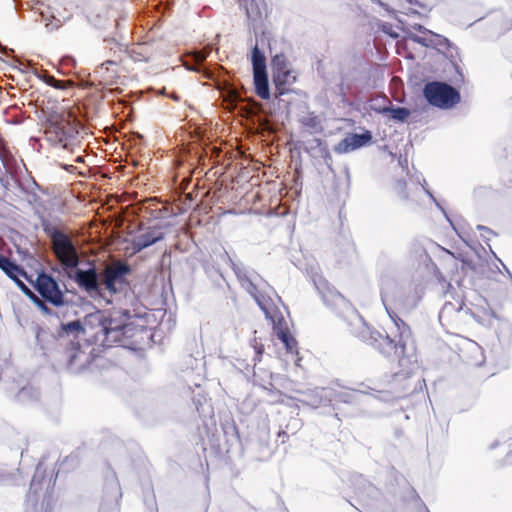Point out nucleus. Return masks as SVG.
<instances>
[{
  "label": "nucleus",
  "instance_id": "obj_1",
  "mask_svg": "<svg viewBox=\"0 0 512 512\" xmlns=\"http://www.w3.org/2000/svg\"><path fill=\"white\" fill-rule=\"evenodd\" d=\"M421 296L411 285L403 286L394 279L385 277L381 280V300L384 308L398 331L397 336L391 338L371 328L365 320L354 310L349 321L351 333L366 344L374 347L382 355L390 359H397L399 365L409 374L416 365L407 349V341L411 337L409 326L399 317V313H406L414 309Z\"/></svg>",
  "mask_w": 512,
  "mask_h": 512
},
{
  "label": "nucleus",
  "instance_id": "obj_2",
  "mask_svg": "<svg viewBox=\"0 0 512 512\" xmlns=\"http://www.w3.org/2000/svg\"><path fill=\"white\" fill-rule=\"evenodd\" d=\"M130 320V312L107 313L96 311L87 315L84 322L75 320L61 325L63 333H83L93 338L96 344L103 347H112L115 344H124L126 339L133 338L142 327L135 326Z\"/></svg>",
  "mask_w": 512,
  "mask_h": 512
},
{
  "label": "nucleus",
  "instance_id": "obj_3",
  "mask_svg": "<svg viewBox=\"0 0 512 512\" xmlns=\"http://www.w3.org/2000/svg\"><path fill=\"white\" fill-rule=\"evenodd\" d=\"M233 270L241 286L254 298L266 318L272 323L276 336L284 344L287 352L295 353L297 342L288 331L283 314V310L286 308L281 298L264 280L254 274H249L245 268L233 264Z\"/></svg>",
  "mask_w": 512,
  "mask_h": 512
},
{
  "label": "nucleus",
  "instance_id": "obj_4",
  "mask_svg": "<svg viewBox=\"0 0 512 512\" xmlns=\"http://www.w3.org/2000/svg\"><path fill=\"white\" fill-rule=\"evenodd\" d=\"M44 231L51 239L53 252L59 262L65 268H76L79 264V256L71 238L51 225H46Z\"/></svg>",
  "mask_w": 512,
  "mask_h": 512
},
{
  "label": "nucleus",
  "instance_id": "obj_5",
  "mask_svg": "<svg viewBox=\"0 0 512 512\" xmlns=\"http://www.w3.org/2000/svg\"><path fill=\"white\" fill-rule=\"evenodd\" d=\"M423 94L429 104L442 109H449L460 101L459 92L442 82L427 83L424 86Z\"/></svg>",
  "mask_w": 512,
  "mask_h": 512
},
{
  "label": "nucleus",
  "instance_id": "obj_6",
  "mask_svg": "<svg viewBox=\"0 0 512 512\" xmlns=\"http://www.w3.org/2000/svg\"><path fill=\"white\" fill-rule=\"evenodd\" d=\"M359 393H363L360 390H346L336 392L332 388H316L307 395V403L313 408H317L321 405H326L332 401H340L344 403H350L356 399Z\"/></svg>",
  "mask_w": 512,
  "mask_h": 512
},
{
  "label": "nucleus",
  "instance_id": "obj_7",
  "mask_svg": "<svg viewBox=\"0 0 512 512\" xmlns=\"http://www.w3.org/2000/svg\"><path fill=\"white\" fill-rule=\"evenodd\" d=\"M34 286L38 293L54 306H62L65 304L64 294L58 282L52 276L46 273L38 274Z\"/></svg>",
  "mask_w": 512,
  "mask_h": 512
},
{
  "label": "nucleus",
  "instance_id": "obj_8",
  "mask_svg": "<svg viewBox=\"0 0 512 512\" xmlns=\"http://www.w3.org/2000/svg\"><path fill=\"white\" fill-rule=\"evenodd\" d=\"M130 271L129 265L120 261L108 265L102 274L105 289L110 294L117 293L119 288L125 283V276L128 275Z\"/></svg>",
  "mask_w": 512,
  "mask_h": 512
},
{
  "label": "nucleus",
  "instance_id": "obj_9",
  "mask_svg": "<svg viewBox=\"0 0 512 512\" xmlns=\"http://www.w3.org/2000/svg\"><path fill=\"white\" fill-rule=\"evenodd\" d=\"M273 82L280 94H284L287 85L295 82L296 77L289 68L285 55L277 54L272 59Z\"/></svg>",
  "mask_w": 512,
  "mask_h": 512
},
{
  "label": "nucleus",
  "instance_id": "obj_10",
  "mask_svg": "<svg viewBox=\"0 0 512 512\" xmlns=\"http://www.w3.org/2000/svg\"><path fill=\"white\" fill-rule=\"evenodd\" d=\"M314 284L321 295L323 302L327 306L337 309H343L349 306L346 299L322 277L315 278Z\"/></svg>",
  "mask_w": 512,
  "mask_h": 512
},
{
  "label": "nucleus",
  "instance_id": "obj_11",
  "mask_svg": "<svg viewBox=\"0 0 512 512\" xmlns=\"http://www.w3.org/2000/svg\"><path fill=\"white\" fill-rule=\"evenodd\" d=\"M164 232L161 227H148L141 233L133 237L132 248L135 252H140L143 249L150 247L164 239Z\"/></svg>",
  "mask_w": 512,
  "mask_h": 512
},
{
  "label": "nucleus",
  "instance_id": "obj_12",
  "mask_svg": "<svg viewBox=\"0 0 512 512\" xmlns=\"http://www.w3.org/2000/svg\"><path fill=\"white\" fill-rule=\"evenodd\" d=\"M74 280L88 293L100 294L98 274L95 268H89L87 270L77 269L75 271Z\"/></svg>",
  "mask_w": 512,
  "mask_h": 512
},
{
  "label": "nucleus",
  "instance_id": "obj_13",
  "mask_svg": "<svg viewBox=\"0 0 512 512\" xmlns=\"http://www.w3.org/2000/svg\"><path fill=\"white\" fill-rule=\"evenodd\" d=\"M67 123L50 121L46 128L45 134L51 143L55 145H62L64 148L68 147V141L71 137L70 131L67 129Z\"/></svg>",
  "mask_w": 512,
  "mask_h": 512
},
{
  "label": "nucleus",
  "instance_id": "obj_14",
  "mask_svg": "<svg viewBox=\"0 0 512 512\" xmlns=\"http://www.w3.org/2000/svg\"><path fill=\"white\" fill-rule=\"evenodd\" d=\"M110 46L111 53V59L106 60L101 64L99 67V70L97 71L102 77H105L107 79H111L116 76V71L113 69H110L111 66H116L121 58L120 54L124 51L123 46L114 42V41H107Z\"/></svg>",
  "mask_w": 512,
  "mask_h": 512
},
{
  "label": "nucleus",
  "instance_id": "obj_15",
  "mask_svg": "<svg viewBox=\"0 0 512 512\" xmlns=\"http://www.w3.org/2000/svg\"><path fill=\"white\" fill-rule=\"evenodd\" d=\"M371 139L372 135L369 131H365L362 134H350L340 142L338 150L343 153H348L365 146Z\"/></svg>",
  "mask_w": 512,
  "mask_h": 512
},
{
  "label": "nucleus",
  "instance_id": "obj_16",
  "mask_svg": "<svg viewBox=\"0 0 512 512\" xmlns=\"http://www.w3.org/2000/svg\"><path fill=\"white\" fill-rule=\"evenodd\" d=\"M463 311L462 300H457L455 303L446 301L439 313V321L444 325L449 323L453 316H458Z\"/></svg>",
  "mask_w": 512,
  "mask_h": 512
},
{
  "label": "nucleus",
  "instance_id": "obj_17",
  "mask_svg": "<svg viewBox=\"0 0 512 512\" xmlns=\"http://www.w3.org/2000/svg\"><path fill=\"white\" fill-rule=\"evenodd\" d=\"M256 94L264 100L270 98V89L267 72L253 73Z\"/></svg>",
  "mask_w": 512,
  "mask_h": 512
},
{
  "label": "nucleus",
  "instance_id": "obj_18",
  "mask_svg": "<svg viewBox=\"0 0 512 512\" xmlns=\"http://www.w3.org/2000/svg\"><path fill=\"white\" fill-rule=\"evenodd\" d=\"M246 11L247 17L253 22L259 20L262 15V9L264 7L263 0H239Z\"/></svg>",
  "mask_w": 512,
  "mask_h": 512
},
{
  "label": "nucleus",
  "instance_id": "obj_19",
  "mask_svg": "<svg viewBox=\"0 0 512 512\" xmlns=\"http://www.w3.org/2000/svg\"><path fill=\"white\" fill-rule=\"evenodd\" d=\"M375 112L383 115L390 114V117L399 122H405L410 116V111L404 107H393L392 105L379 107L374 109Z\"/></svg>",
  "mask_w": 512,
  "mask_h": 512
},
{
  "label": "nucleus",
  "instance_id": "obj_20",
  "mask_svg": "<svg viewBox=\"0 0 512 512\" xmlns=\"http://www.w3.org/2000/svg\"><path fill=\"white\" fill-rule=\"evenodd\" d=\"M251 62L253 66V73L267 72L266 58L258 45H255L252 49Z\"/></svg>",
  "mask_w": 512,
  "mask_h": 512
},
{
  "label": "nucleus",
  "instance_id": "obj_21",
  "mask_svg": "<svg viewBox=\"0 0 512 512\" xmlns=\"http://www.w3.org/2000/svg\"><path fill=\"white\" fill-rule=\"evenodd\" d=\"M40 467L38 466L36 469V473L31 481L30 489L28 493V498L31 499L32 497L37 498L39 494V490L42 489L43 486H45L47 489L51 486V480L45 481L44 479L39 480L38 477L40 475Z\"/></svg>",
  "mask_w": 512,
  "mask_h": 512
},
{
  "label": "nucleus",
  "instance_id": "obj_22",
  "mask_svg": "<svg viewBox=\"0 0 512 512\" xmlns=\"http://www.w3.org/2000/svg\"><path fill=\"white\" fill-rule=\"evenodd\" d=\"M467 350L472 354L470 363L474 366H481L484 363L485 357L482 348L473 341H470Z\"/></svg>",
  "mask_w": 512,
  "mask_h": 512
},
{
  "label": "nucleus",
  "instance_id": "obj_23",
  "mask_svg": "<svg viewBox=\"0 0 512 512\" xmlns=\"http://www.w3.org/2000/svg\"><path fill=\"white\" fill-rule=\"evenodd\" d=\"M38 391L32 386L23 387L16 395L18 402L26 403L29 401L36 400L38 398Z\"/></svg>",
  "mask_w": 512,
  "mask_h": 512
},
{
  "label": "nucleus",
  "instance_id": "obj_24",
  "mask_svg": "<svg viewBox=\"0 0 512 512\" xmlns=\"http://www.w3.org/2000/svg\"><path fill=\"white\" fill-rule=\"evenodd\" d=\"M4 273L14 282L19 280L21 277L26 276L25 271L14 262H11L10 266L7 268L6 271H4Z\"/></svg>",
  "mask_w": 512,
  "mask_h": 512
},
{
  "label": "nucleus",
  "instance_id": "obj_25",
  "mask_svg": "<svg viewBox=\"0 0 512 512\" xmlns=\"http://www.w3.org/2000/svg\"><path fill=\"white\" fill-rule=\"evenodd\" d=\"M4 273L14 282L19 280L21 277L26 276L25 271L14 262H11L10 266L7 268L6 271H4Z\"/></svg>",
  "mask_w": 512,
  "mask_h": 512
},
{
  "label": "nucleus",
  "instance_id": "obj_26",
  "mask_svg": "<svg viewBox=\"0 0 512 512\" xmlns=\"http://www.w3.org/2000/svg\"><path fill=\"white\" fill-rule=\"evenodd\" d=\"M4 273L14 282L19 280L21 277L26 276L25 271L14 262H11L10 266L7 268L6 271H4Z\"/></svg>",
  "mask_w": 512,
  "mask_h": 512
},
{
  "label": "nucleus",
  "instance_id": "obj_27",
  "mask_svg": "<svg viewBox=\"0 0 512 512\" xmlns=\"http://www.w3.org/2000/svg\"><path fill=\"white\" fill-rule=\"evenodd\" d=\"M211 51L212 48L210 46H206L202 50L191 53L195 65L201 64L209 56Z\"/></svg>",
  "mask_w": 512,
  "mask_h": 512
},
{
  "label": "nucleus",
  "instance_id": "obj_28",
  "mask_svg": "<svg viewBox=\"0 0 512 512\" xmlns=\"http://www.w3.org/2000/svg\"><path fill=\"white\" fill-rule=\"evenodd\" d=\"M436 277L438 279L439 285L441 286V290L443 292L444 297L448 298L450 296L451 298H453V295L450 292V290L453 288L452 285L446 282L445 278L440 272H437Z\"/></svg>",
  "mask_w": 512,
  "mask_h": 512
},
{
  "label": "nucleus",
  "instance_id": "obj_29",
  "mask_svg": "<svg viewBox=\"0 0 512 512\" xmlns=\"http://www.w3.org/2000/svg\"><path fill=\"white\" fill-rule=\"evenodd\" d=\"M394 191L403 200H408L409 199V195L406 192V182L405 181L398 180L394 184Z\"/></svg>",
  "mask_w": 512,
  "mask_h": 512
},
{
  "label": "nucleus",
  "instance_id": "obj_30",
  "mask_svg": "<svg viewBox=\"0 0 512 512\" xmlns=\"http://www.w3.org/2000/svg\"><path fill=\"white\" fill-rule=\"evenodd\" d=\"M42 20L45 21V26L49 32L58 29L61 25L60 20L55 19L54 17L47 18L42 14Z\"/></svg>",
  "mask_w": 512,
  "mask_h": 512
},
{
  "label": "nucleus",
  "instance_id": "obj_31",
  "mask_svg": "<svg viewBox=\"0 0 512 512\" xmlns=\"http://www.w3.org/2000/svg\"><path fill=\"white\" fill-rule=\"evenodd\" d=\"M379 29L393 39H397L399 37V34L393 29V26L390 23H381L379 25Z\"/></svg>",
  "mask_w": 512,
  "mask_h": 512
},
{
  "label": "nucleus",
  "instance_id": "obj_32",
  "mask_svg": "<svg viewBox=\"0 0 512 512\" xmlns=\"http://www.w3.org/2000/svg\"><path fill=\"white\" fill-rule=\"evenodd\" d=\"M422 189L424 190V192L430 197V199L436 204V206L442 211V213L444 214V216L446 217L447 220H449L447 214H446V211L444 210V208L436 201L435 197L433 196V194L424 186V184L420 183Z\"/></svg>",
  "mask_w": 512,
  "mask_h": 512
},
{
  "label": "nucleus",
  "instance_id": "obj_33",
  "mask_svg": "<svg viewBox=\"0 0 512 512\" xmlns=\"http://www.w3.org/2000/svg\"><path fill=\"white\" fill-rule=\"evenodd\" d=\"M33 302L47 315H51L52 314V311L51 309L42 301L40 300L38 297H36V299L33 300Z\"/></svg>",
  "mask_w": 512,
  "mask_h": 512
},
{
  "label": "nucleus",
  "instance_id": "obj_34",
  "mask_svg": "<svg viewBox=\"0 0 512 512\" xmlns=\"http://www.w3.org/2000/svg\"><path fill=\"white\" fill-rule=\"evenodd\" d=\"M477 228L478 230L482 231L481 236L484 238V240L489 241L490 236L493 235V232L489 228L481 225H478Z\"/></svg>",
  "mask_w": 512,
  "mask_h": 512
},
{
  "label": "nucleus",
  "instance_id": "obj_35",
  "mask_svg": "<svg viewBox=\"0 0 512 512\" xmlns=\"http://www.w3.org/2000/svg\"><path fill=\"white\" fill-rule=\"evenodd\" d=\"M409 38L412 41H414L416 43H419V44H421L423 46H428L429 45V41L426 38H424V37H420V36H417V35L410 34Z\"/></svg>",
  "mask_w": 512,
  "mask_h": 512
},
{
  "label": "nucleus",
  "instance_id": "obj_36",
  "mask_svg": "<svg viewBox=\"0 0 512 512\" xmlns=\"http://www.w3.org/2000/svg\"><path fill=\"white\" fill-rule=\"evenodd\" d=\"M45 82L52 86V87H55V88H62L63 86L60 84V81L56 80L54 77L52 76H47L45 78Z\"/></svg>",
  "mask_w": 512,
  "mask_h": 512
},
{
  "label": "nucleus",
  "instance_id": "obj_37",
  "mask_svg": "<svg viewBox=\"0 0 512 512\" xmlns=\"http://www.w3.org/2000/svg\"><path fill=\"white\" fill-rule=\"evenodd\" d=\"M252 346H253V348L255 350V353H256L257 357L259 358L262 355L263 351H264L263 345L259 344L256 341V339H254V342H253Z\"/></svg>",
  "mask_w": 512,
  "mask_h": 512
},
{
  "label": "nucleus",
  "instance_id": "obj_38",
  "mask_svg": "<svg viewBox=\"0 0 512 512\" xmlns=\"http://www.w3.org/2000/svg\"><path fill=\"white\" fill-rule=\"evenodd\" d=\"M11 260L9 258H5L4 260H2L1 262V265H0V269L4 272L7 270V268L10 266L11 264Z\"/></svg>",
  "mask_w": 512,
  "mask_h": 512
},
{
  "label": "nucleus",
  "instance_id": "obj_39",
  "mask_svg": "<svg viewBox=\"0 0 512 512\" xmlns=\"http://www.w3.org/2000/svg\"><path fill=\"white\" fill-rule=\"evenodd\" d=\"M21 291H22L24 294H26V295H27V296H28L32 301H33L34 299H36V297H37V296H36V295H35V294H34V293H33V292L28 288V287H27V289H25V288H24V289H22Z\"/></svg>",
  "mask_w": 512,
  "mask_h": 512
},
{
  "label": "nucleus",
  "instance_id": "obj_40",
  "mask_svg": "<svg viewBox=\"0 0 512 512\" xmlns=\"http://www.w3.org/2000/svg\"><path fill=\"white\" fill-rule=\"evenodd\" d=\"M414 28L416 30H418L419 32L421 33H430L432 35H434L431 31L427 30L425 27H423L422 25H415Z\"/></svg>",
  "mask_w": 512,
  "mask_h": 512
},
{
  "label": "nucleus",
  "instance_id": "obj_41",
  "mask_svg": "<svg viewBox=\"0 0 512 512\" xmlns=\"http://www.w3.org/2000/svg\"><path fill=\"white\" fill-rule=\"evenodd\" d=\"M15 283L17 284V286H18L21 290H22V289H24V288H25V289H27V286L25 285V283H24L21 279H19V280L15 281Z\"/></svg>",
  "mask_w": 512,
  "mask_h": 512
},
{
  "label": "nucleus",
  "instance_id": "obj_42",
  "mask_svg": "<svg viewBox=\"0 0 512 512\" xmlns=\"http://www.w3.org/2000/svg\"><path fill=\"white\" fill-rule=\"evenodd\" d=\"M184 64L187 67V69H189V70H192V71H198L199 70L197 68V66H191L188 62H185Z\"/></svg>",
  "mask_w": 512,
  "mask_h": 512
},
{
  "label": "nucleus",
  "instance_id": "obj_43",
  "mask_svg": "<svg viewBox=\"0 0 512 512\" xmlns=\"http://www.w3.org/2000/svg\"><path fill=\"white\" fill-rule=\"evenodd\" d=\"M18 63V66H16L20 71L25 72L24 64L20 61H16Z\"/></svg>",
  "mask_w": 512,
  "mask_h": 512
},
{
  "label": "nucleus",
  "instance_id": "obj_44",
  "mask_svg": "<svg viewBox=\"0 0 512 512\" xmlns=\"http://www.w3.org/2000/svg\"><path fill=\"white\" fill-rule=\"evenodd\" d=\"M399 164H400L401 166H403V165L407 164V159H404V160L399 159Z\"/></svg>",
  "mask_w": 512,
  "mask_h": 512
},
{
  "label": "nucleus",
  "instance_id": "obj_45",
  "mask_svg": "<svg viewBox=\"0 0 512 512\" xmlns=\"http://www.w3.org/2000/svg\"><path fill=\"white\" fill-rule=\"evenodd\" d=\"M504 268H505V270H506V272H507L508 276L512 279V274H511V272H510V271H509L505 266H504Z\"/></svg>",
  "mask_w": 512,
  "mask_h": 512
},
{
  "label": "nucleus",
  "instance_id": "obj_46",
  "mask_svg": "<svg viewBox=\"0 0 512 512\" xmlns=\"http://www.w3.org/2000/svg\"><path fill=\"white\" fill-rule=\"evenodd\" d=\"M409 3L412 5L417 4V0H409Z\"/></svg>",
  "mask_w": 512,
  "mask_h": 512
},
{
  "label": "nucleus",
  "instance_id": "obj_47",
  "mask_svg": "<svg viewBox=\"0 0 512 512\" xmlns=\"http://www.w3.org/2000/svg\"><path fill=\"white\" fill-rule=\"evenodd\" d=\"M113 486L116 488V490H118L119 487H118V483L117 482H114Z\"/></svg>",
  "mask_w": 512,
  "mask_h": 512
},
{
  "label": "nucleus",
  "instance_id": "obj_48",
  "mask_svg": "<svg viewBox=\"0 0 512 512\" xmlns=\"http://www.w3.org/2000/svg\"><path fill=\"white\" fill-rule=\"evenodd\" d=\"M77 162H82V158H81V157H78V158H77Z\"/></svg>",
  "mask_w": 512,
  "mask_h": 512
}]
</instances>
